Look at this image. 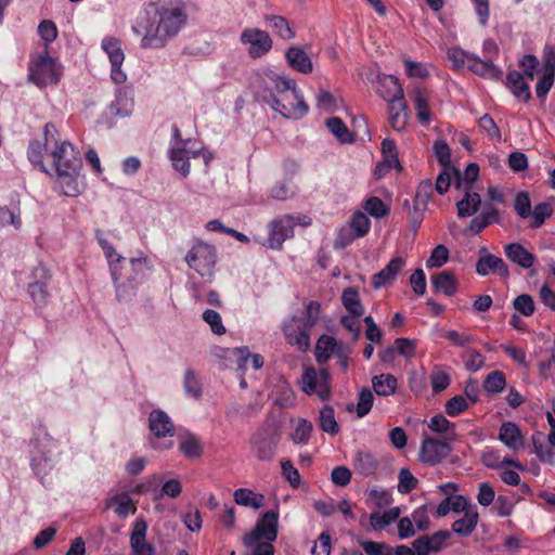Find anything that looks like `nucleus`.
Instances as JSON below:
<instances>
[{
    "label": "nucleus",
    "instance_id": "1",
    "mask_svg": "<svg viewBox=\"0 0 555 555\" xmlns=\"http://www.w3.org/2000/svg\"><path fill=\"white\" fill-rule=\"evenodd\" d=\"M188 18L183 0H149L140 10L132 31L142 36V49H163L186 26Z\"/></svg>",
    "mask_w": 555,
    "mask_h": 555
},
{
    "label": "nucleus",
    "instance_id": "2",
    "mask_svg": "<svg viewBox=\"0 0 555 555\" xmlns=\"http://www.w3.org/2000/svg\"><path fill=\"white\" fill-rule=\"evenodd\" d=\"M44 147L50 153L57 177L65 183L66 196L79 193L77 176L82 167L80 153L68 141H60L56 127L52 122L44 126Z\"/></svg>",
    "mask_w": 555,
    "mask_h": 555
},
{
    "label": "nucleus",
    "instance_id": "3",
    "mask_svg": "<svg viewBox=\"0 0 555 555\" xmlns=\"http://www.w3.org/2000/svg\"><path fill=\"white\" fill-rule=\"evenodd\" d=\"M264 92V103L285 118L299 119L309 112V106L294 79L276 74L268 75Z\"/></svg>",
    "mask_w": 555,
    "mask_h": 555
},
{
    "label": "nucleus",
    "instance_id": "4",
    "mask_svg": "<svg viewBox=\"0 0 555 555\" xmlns=\"http://www.w3.org/2000/svg\"><path fill=\"white\" fill-rule=\"evenodd\" d=\"M116 297L119 301L130 299L139 285H141L151 270L146 257L127 259L122 256L117 257V262L109 267Z\"/></svg>",
    "mask_w": 555,
    "mask_h": 555
},
{
    "label": "nucleus",
    "instance_id": "5",
    "mask_svg": "<svg viewBox=\"0 0 555 555\" xmlns=\"http://www.w3.org/2000/svg\"><path fill=\"white\" fill-rule=\"evenodd\" d=\"M279 534V513L267 511L257 520L251 531L243 537V544L248 548L246 555H274L273 542Z\"/></svg>",
    "mask_w": 555,
    "mask_h": 555
},
{
    "label": "nucleus",
    "instance_id": "6",
    "mask_svg": "<svg viewBox=\"0 0 555 555\" xmlns=\"http://www.w3.org/2000/svg\"><path fill=\"white\" fill-rule=\"evenodd\" d=\"M57 441L48 433L47 428L40 426L30 440V467L41 481L51 473L61 455L57 450Z\"/></svg>",
    "mask_w": 555,
    "mask_h": 555
},
{
    "label": "nucleus",
    "instance_id": "7",
    "mask_svg": "<svg viewBox=\"0 0 555 555\" xmlns=\"http://www.w3.org/2000/svg\"><path fill=\"white\" fill-rule=\"evenodd\" d=\"M185 261L189 268L196 271L201 276L211 278L217 261L216 248L198 241L185 255Z\"/></svg>",
    "mask_w": 555,
    "mask_h": 555
},
{
    "label": "nucleus",
    "instance_id": "8",
    "mask_svg": "<svg viewBox=\"0 0 555 555\" xmlns=\"http://www.w3.org/2000/svg\"><path fill=\"white\" fill-rule=\"evenodd\" d=\"M281 436L276 427L264 425L250 437L254 455L260 461H272Z\"/></svg>",
    "mask_w": 555,
    "mask_h": 555
},
{
    "label": "nucleus",
    "instance_id": "9",
    "mask_svg": "<svg viewBox=\"0 0 555 555\" xmlns=\"http://www.w3.org/2000/svg\"><path fill=\"white\" fill-rule=\"evenodd\" d=\"M301 389L307 395H317L327 401L331 397V375L326 369L319 372L313 366H307L301 375Z\"/></svg>",
    "mask_w": 555,
    "mask_h": 555
},
{
    "label": "nucleus",
    "instance_id": "10",
    "mask_svg": "<svg viewBox=\"0 0 555 555\" xmlns=\"http://www.w3.org/2000/svg\"><path fill=\"white\" fill-rule=\"evenodd\" d=\"M28 78L38 87L42 88L48 85H55L61 77V70L48 52L40 55L34 63L29 65Z\"/></svg>",
    "mask_w": 555,
    "mask_h": 555
},
{
    "label": "nucleus",
    "instance_id": "11",
    "mask_svg": "<svg viewBox=\"0 0 555 555\" xmlns=\"http://www.w3.org/2000/svg\"><path fill=\"white\" fill-rule=\"evenodd\" d=\"M452 441L424 437L420 448V460L426 465H437L452 452Z\"/></svg>",
    "mask_w": 555,
    "mask_h": 555
},
{
    "label": "nucleus",
    "instance_id": "12",
    "mask_svg": "<svg viewBox=\"0 0 555 555\" xmlns=\"http://www.w3.org/2000/svg\"><path fill=\"white\" fill-rule=\"evenodd\" d=\"M103 51L107 54L111 62V78L117 83H124L127 80L126 73L121 69L125 61V53L121 42L115 37H104L101 43Z\"/></svg>",
    "mask_w": 555,
    "mask_h": 555
},
{
    "label": "nucleus",
    "instance_id": "13",
    "mask_svg": "<svg viewBox=\"0 0 555 555\" xmlns=\"http://www.w3.org/2000/svg\"><path fill=\"white\" fill-rule=\"evenodd\" d=\"M243 44H248V55L251 59H260L268 54L273 46L270 35L259 28H246L240 36Z\"/></svg>",
    "mask_w": 555,
    "mask_h": 555
},
{
    "label": "nucleus",
    "instance_id": "14",
    "mask_svg": "<svg viewBox=\"0 0 555 555\" xmlns=\"http://www.w3.org/2000/svg\"><path fill=\"white\" fill-rule=\"evenodd\" d=\"M478 260L476 263V273L480 276L496 274L502 278L509 275V270L504 260L491 254L487 246H481L478 251Z\"/></svg>",
    "mask_w": 555,
    "mask_h": 555
},
{
    "label": "nucleus",
    "instance_id": "15",
    "mask_svg": "<svg viewBox=\"0 0 555 555\" xmlns=\"http://www.w3.org/2000/svg\"><path fill=\"white\" fill-rule=\"evenodd\" d=\"M555 81V48L546 46L543 50V72L535 86V94L544 99Z\"/></svg>",
    "mask_w": 555,
    "mask_h": 555
},
{
    "label": "nucleus",
    "instance_id": "16",
    "mask_svg": "<svg viewBox=\"0 0 555 555\" xmlns=\"http://www.w3.org/2000/svg\"><path fill=\"white\" fill-rule=\"evenodd\" d=\"M33 276L35 281L29 283L27 292L36 306L43 307L49 300L48 283L51 275L46 267L39 264L34 269Z\"/></svg>",
    "mask_w": 555,
    "mask_h": 555
},
{
    "label": "nucleus",
    "instance_id": "17",
    "mask_svg": "<svg viewBox=\"0 0 555 555\" xmlns=\"http://www.w3.org/2000/svg\"><path fill=\"white\" fill-rule=\"evenodd\" d=\"M294 220L291 216L273 220L269 223L267 246L271 249H281L283 243L294 235Z\"/></svg>",
    "mask_w": 555,
    "mask_h": 555
},
{
    "label": "nucleus",
    "instance_id": "18",
    "mask_svg": "<svg viewBox=\"0 0 555 555\" xmlns=\"http://www.w3.org/2000/svg\"><path fill=\"white\" fill-rule=\"evenodd\" d=\"M375 91L388 103L403 100L404 98L403 89L399 79L392 75L377 73Z\"/></svg>",
    "mask_w": 555,
    "mask_h": 555
},
{
    "label": "nucleus",
    "instance_id": "19",
    "mask_svg": "<svg viewBox=\"0 0 555 555\" xmlns=\"http://www.w3.org/2000/svg\"><path fill=\"white\" fill-rule=\"evenodd\" d=\"M147 522L138 518L130 532V546L132 555H155L153 544L146 542Z\"/></svg>",
    "mask_w": 555,
    "mask_h": 555
},
{
    "label": "nucleus",
    "instance_id": "20",
    "mask_svg": "<svg viewBox=\"0 0 555 555\" xmlns=\"http://www.w3.org/2000/svg\"><path fill=\"white\" fill-rule=\"evenodd\" d=\"M149 428L151 434L157 438L173 437L175 425L170 416L162 409H154L149 415Z\"/></svg>",
    "mask_w": 555,
    "mask_h": 555
},
{
    "label": "nucleus",
    "instance_id": "21",
    "mask_svg": "<svg viewBox=\"0 0 555 555\" xmlns=\"http://www.w3.org/2000/svg\"><path fill=\"white\" fill-rule=\"evenodd\" d=\"M499 440L508 449L518 451L524 448V436L519 426L513 422H504L499 429Z\"/></svg>",
    "mask_w": 555,
    "mask_h": 555
},
{
    "label": "nucleus",
    "instance_id": "22",
    "mask_svg": "<svg viewBox=\"0 0 555 555\" xmlns=\"http://www.w3.org/2000/svg\"><path fill=\"white\" fill-rule=\"evenodd\" d=\"M379 467V461L376 455L369 450H359L353 457L354 472L362 477L375 475Z\"/></svg>",
    "mask_w": 555,
    "mask_h": 555
},
{
    "label": "nucleus",
    "instance_id": "23",
    "mask_svg": "<svg viewBox=\"0 0 555 555\" xmlns=\"http://www.w3.org/2000/svg\"><path fill=\"white\" fill-rule=\"evenodd\" d=\"M404 260L401 257L392 258L384 269L372 276V286L375 289L384 287L386 284L396 280L398 273L402 270Z\"/></svg>",
    "mask_w": 555,
    "mask_h": 555
},
{
    "label": "nucleus",
    "instance_id": "24",
    "mask_svg": "<svg viewBox=\"0 0 555 555\" xmlns=\"http://www.w3.org/2000/svg\"><path fill=\"white\" fill-rule=\"evenodd\" d=\"M505 256L524 269L533 267L535 256L519 243H509L504 246Z\"/></svg>",
    "mask_w": 555,
    "mask_h": 555
},
{
    "label": "nucleus",
    "instance_id": "25",
    "mask_svg": "<svg viewBox=\"0 0 555 555\" xmlns=\"http://www.w3.org/2000/svg\"><path fill=\"white\" fill-rule=\"evenodd\" d=\"M467 68L485 78L499 79L502 75V70L493 64L491 59L481 60L476 54L469 56Z\"/></svg>",
    "mask_w": 555,
    "mask_h": 555
},
{
    "label": "nucleus",
    "instance_id": "26",
    "mask_svg": "<svg viewBox=\"0 0 555 555\" xmlns=\"http://www.w3.org/2000/svg\"><path fill=\"white\" fill-rule=\"evenodd\" d=\"M310 330L309 327H295L293 324H285L283 332L287 343L296 346L299 350L306 351L310 346Z\"/></svg>",
    "mask_w": 555,
    "mask_h": 555
},
{
    "label": "nucleus",
    "instance_id": "27",
    "mask_svg": "<svg viewBox=\"0 0 555 555\" xmlns=\"http://www.w3.org/2000/svg\"><path fill=\"white\" fill-rule=\"evenodd\" d=\"M285 57L289 66L301 74H309L313 69L311 59L301 48H288Z\"/></svg>",
    "mask_w": 555,
    "mask_h": 555
},
{
    "label": "nucleus",
    "instance_id": "28",
    "mask_svg": "<svg viewBox=\"0 0 555 555\" xmlns=\"http://www.w3.org/2000/svg\"><path fill=\"white\" fill-rule=\"evenodd\" d=\"M179 438V450L186 459L196 460L203 455V444L195 434L186 431Z\"/></svg>",
    "mask_w": 555,
    "mask_h": 555
},
{
    "label": "nucleus",
    "instance_id": "29",
    "mask_svg": "<svg viewBox=\"0 0 555 555\" xmlns=\"http://www.w3.org/2000/svg\"><path fill=\"white\" fill-rule=\"evenodd\" d=\"M431 284L436 293H442L449 297L457 293V281L450 271H441L431 276Z\"/></svg>",
    "mask_w": 555,
    "mask_h": 555
},
{
    "label": "nucleus",
    "instance_id": "30",
    "mask_svg": "<svg viewBox=\"0 0 555 555\" xmlns=\"http://www.w3.org/2000/svg\"><path fill=\"white\" fill-rule=\"evenodd\" d=\"M506 83L512 93L517 99L522 100L525 103L531 100V92L529 85L525 81L524 76L518 70H509L506 77Z\"/></svg>",
    "mask_w": 555,
    "mask_h": 555
},
{
    "label": "nucleus",
    "instance_id": "31",
    "mask_svg": "<svg viewBox=\"0 0 555 555\" xmlns=\"http://www.w3.org/2000/svg\"><path fill=\"white\" fill-rule=\"evenodd\" d=\"M388 112L391 128L396 131L404 130L408 122V105L404 99L390 102Z\"/></svg>",
    "mask_w": 555,
    "mask_h": 555
},
{
    "label": "nucleus",
    "instance_id": "32",
    "mask_svg": "<svg viewBox=\"0 0 555 555\" xmlns=\"http://www.w3.org/2000/svg\"><path fill=\"white\" fill-rule=\"evenodd\" d=\"M428 428L442 436V439L454 442L457 435L455 431V424L450 422L444 415H434L429 423Z\"/></svg>",
    "mask_w": 555,
    "mask_h": 555
},
{
    "label": "nucleus",
    "instance_id": "33",
    "mask_svg": "<svg viewBox=\"0 0 555 555\" xmlns=\"http://www.w3.org/2000/svg\"><path fill=\"white\" fill-rule=\"evenodd\" d=\"M341 343H338L333 336L322 335L315 345V360L319 364L326 363Z\"/></svg>",
    "mask_w": 555,
    "mask_h": 555
},
{
    "label": "nucleus",
    "instance_id": "34",
    "mask_svg": "<svg viewBox=\"0 0 555 555\" xmlns=\"http://www.w3.org/2000/svg\"><path fill=\"white\" fill-rule=\"evenodd\" d=\"M500 222V215L499 210L493 206H488L486 209L478 216L474 217L469 222V230L478 234L483 229H486L488 225L492 223H499Z\"/></svg>",
    "mask_w": 555,
    "mask_h": 555
},
{
    "label": "nucleus",
    "instance_id": "35",
    "mask_svg": "<svg viewBox=\"0 0 555 555\" xmlns=\"http://www.w3.org/2000/svg\"><path fill=\"white\" fill-rule=\"evenodd\" d=\"M341 304L348 313L352 315H363L364 307L361 302L357 287L350 286L344 289L341 294Z\"/></svg>",
    "mask_w": 555,
    "mask_h": 555
},
{
    "label": "nucleus",
    "instance_id": "36",
    "mask_svg": "<svg viewBox=\"0 0 555 555\" xmlns=\"http://www.w3.org/2000/svg\"><path fill=\"white\" fill-rule=\"evenodd\" d=\"M234 502L238 505L259 509L263 506L264 496L247 488H238L233 493Z\"/></svg>",
    "mask_w": 555,
    "mask_h": 555
},
{
    "label": "nucleus",
    "instance_id": "37",
    "mask_svg": "<svg viewBox=\"0 0 555 555\" xmlns=\"http://www.w3.org/2000/svg\"><path fill=\"white\" fill-rule=\"evenodd\" d=\"M480 205V195L476 192H470V190H466L465 196L456 204L457 216L460 218L470 217L478 211Z\"/></svg>",
    "mask_w": 555,
    "mask_h": 555
},
{
    "label": "nucleus",
    "instance_id": "38",
    "mask_svg": "<svg viewBox=\"0 0 555 555\" xmlns=\"http://www.w3.org/2000/svg\"><path fill=\"white\" fill-rule=\"evenodd\" d=\"M478 512L466 511L464 516L452 524V531L461 537H468L476 528L478 522Z\"/></svg>",
    "mask_w": 555,
    "mask_h": 555
},
{
    "label": "nucleus",
    "instance_id": "39",
    "mask_svg": "<svg viewBox=\"0 0 555 555\" xmlns=\"http://www.w3.org/2000/svg\"><path fill=\"white\" fill-rule=\"evenodd\" d=\"M413 102L418 121L422 125H428L431 120V112L428 104V96L424 90L417 88L414 91Z\"/></svg>",
    "mask_w": 555,
    "mask_h": 555
},
{
    "label": "nucleus",
    "instance_id": "40",
    "mask_svg": "<svg viewBox=\"0 0 555 555\" xmlns=\"http://www.w3.org/2000/svg\"><path fill=\"white\" fill-rule=\"evenodd\" d=\"M372 386L376 395L388 397L395 393L398 380L391 374H380L372 378Z\"/></svg>",
    "mask_w": 555,
    "mask_h": 555
},
{
    "label": "nucleus",
    "instance_id": "41",
    "mask_svg": "<svg viewBox=\"0 0 555 555\" xmlns=\"http://www.w3.org/2000/svg\"><path fill=\"white\" fill-rule=\"evenodd\" d=\"M169 158L177 171H179L184 178L189 176L191 165L186 149L181 146L170 147Z\"/></svg>",
    "mask_w": 555,
    "mask_h": 555
},
{
    "label": "nucleus",
    "instance_id": "42",
    "mask_svg": "<svg viewBox=\"0 0 555 555\" xmlns=\"http://www.w3.org/2000/svg\"><path fill=\"white\" fill-rule=\"evenodd\" d=\"M266 23L282 39L291 40L295 37L288 21L281 15H267Z\"/></svg>",
    "mask_w": 555,
    "mask_h": 555
},
{
    "label": "nucleus",
    "instance_id": "43",
    "mask_svg": "<svg viewBox=\"0 0 555 555\" xmlns=\"http://www.w3.org/2000/svg\"><path fill=\"white\" fill-rule=\"evenodd\" d=\"M326 127L328 130L336 137V139L343 143H352L354 141V137L352 132L348 129L346 124L339 117H331L326 120Z\"/></svg>",
    "mask_w": 555,
    "mask_h": 555
},
{
    "label": "nucleus",
    "instance_id": "44",
    "mask_svg": "<svg viewBox=\"0 0 555 555\" xmlns=\"http://www.w3.org/2000/svg\"><path fill=\"white\" fill-rule=\"evenodd\" d=\"M319 426L323 431L330 434L331 436H336L339 433L340 428L336 422L335 411L332 405H324L320 410Z\"/></svg>",
    "mask_w": 555,
    "mask_h": 555
},
{
    "label": "nucleus",
    "instance_id": "45",
    "mask_svg": "<svg viewBox=\"0 0 555 555\" xmlns=\"http://www.w3.org/2000/svg\"><path fill=\"white\" fill-rule=\"evenodd\" d=\"M400 516L399 507H391L385 511L383 514L373 512L370 515V522L374 530H383L386 526L396 521Z\"/></svg>",
    "mask_w": 555,
    "mask_h": 555
},
{
    "label": "nucleus",
    "instance_id": "46",
    "mask_svg": "<svg viewBox=\"0 0 555 555\" xmlns=\"http://www.w3.org/2000/svg\"><path fill=\"white\" fill-rule=\"evenodd\" d=\"M313 431V425L310 421L299 417L296 421V426L291 434V439L294 444H307Z\"/></svg>",
    "mask_w": 555,
    "mask_h": 555
},
{
    "label": "nucleus",
    "instance_id": "47",
    "mask_svg": "<svg viewBox=\"0 0 555 555\" xmlns=\"http://www.w3.org/2000/svg\"><path fill=\"white\" fill-rule=\"evenodd\" d=\"M554 210L550 203L542 202L537 204L532 211H531V221L529 223V227L531 229H539L541 228L545 220L548 219L553 215Z\"/></svg>",
    "mask_w": 555,
    "mask_h": 555
},
{
    "label": "nucleus",
    "instance_id": "48",
    "mask_svg": "<svg viewBox=\"0 0 555 555\" xmlns=\"http://www.w3.org/2000/svg\"><path fill=\"white\" fill-rule=\"evenodd\" d=\"M483 389L486 392L494 395L500 393L506 386V378L503 372L493 371L489 373L483 380Z\"/></svg>",
    "mask_w": 555,
    "mask_h": 555
},
{
    "label": "nucleus",
    "instance_id": "49",
    "mask_svg": "<svg viewBox=\"0 0 555 555\" xmlns=\"http://www.w3.org/2000/svg\"><path fill=\"white\" fill-rule=\"evenodd\" d=\"M441 336L449 340L453 346L466 348L468 345L477 340L476 336L466 332H457L455 330L443 331Z\"/></svg>",
    "mask_w": 555,
    "mask_h": 555
},
{
    "label": "nucleus",
    "instance_id": "50",
    "mask_svg": "<svg viewBox=\"0 0 555 555\" xmlns=\"http://www.w3.org/2000/svg\"><path fill=\"white\" fill-rule=\"evenodd\" d=\"M430 383L434 393H439L446 390L450 383V374L440 366H435L430 374Z\"/></svg>",
    "mask_w": 555,
    "mask_h": 555
},
{
    "label": "nucleus",
    "instance_id": "51",
    "mask_svg": "<svg viewBox=\"0 0 555 555\" xmlns=\"http://www.w3.org/2000/svg\"><path fill=\"white\" fill-rule=\"evenodd\" d=\"M433 151L438 164L448 169L451 165V149L444 140H437L433 144Z\"/></svg>",
    "mask_w": 555,
    "mask_h": 555
},
{
    "label": "nucleus",
    "instance_id": "52",
    "mask_svg": "<svg viewBox=\"0 0 555 555\" xmlns=\"http://www.w3.org/2000/svg\"><path fill=\"white\" fill-rule=\"evenodd\" d=\"M462 359L466 370L470 372L479 371L485 364V357L479 351L472 348H467L463 352Z\"/></svg>",
    "mask_w": 555,
    "mask_h": 555
},
{
    "label": "nucleus",
    "instance_id": "53",
    "mask_svg": "<svg viewBox=\"0 0 555 555\" xmlns=\"http://www.w3.org/2000/svg\"><path fill=\"white\" fill-rule=\"evenodd\" d=\"M514 209L521 219H527L531 216L532 207L528 192L521 191L516 194Z\"/></svg>",
    "mask_w": 555,
    "mask_h": 555
},
{
    "label": "nucleus",
    "instance_id": "54",
    "mask_svg": "<svg viewBox=\"0 0 555 555\" xmlns=\"http://www.w3.org/2000/svg\"><path fill=\"white\" fill-rule=\"evenodd\" d=\"M512 306L519 314L524 317H531L535 310L533 298L528 294L518 295L513 300Z\"/></svg>",
    "mask_w": 555,
    "mask_h": 555
},
{
    "label": "nucleus",
    "instance_id": "55",
    "mask_svg": "<svg viewBox=\"0 0 555 555\" xmlns=\"http://www.w3.org/2000/svg\"><path fill=\"white\" fill-rule=\"evenodd\" d=\"M398 491L408 494L418 486V480L412 475L409 468H401L398 475Z\"/></svg>",
    "mask_w": 555,
    "mask_h": 555
},
{
    "label": "nucleus",
    "instance_id": "56",
    "mask_svg": "<svg viewBox=\"0 0 555 555\" xmlns=\"http://www.w3.org/2000/svg\"><path fill=\"white\" fill-rule=\"evenodd\" d=\"M350 228L354 231L357 237H363L370 231L371 221L365 214L357 211L351 218Z\"/></svg>",
    "mask_w": 555,
    "mask_h": 555
},
{
    "label": "nucleus",
    "instance_id": "57",
    "mask_svg": "<svg viewBox=\"0 0 555 555\" xmlns=\"http://www.w3.org/2000/svg\"><path fill=\"white\" fill-rule=\"evenodd\" d=\"M183 388L189 396L199 398L202 384L193 370H186L183 377Z\"/></svg>",
    "mask_w": 555,
    "mask_h": 555
},
{
    "label": "nucleus",
    "instance_id": "58",
    "mask_svg": "<svg viewBox=\"0 0 555 555\" xmlns=\"http://www.w3.org/2000/svg\"><path fill=\"white\" fill-rule=\"evenodd\" d=\"M365 211L374 218H383L388 215L389 209L377 196H371L365 201Z\"/></svg>",
    "mask_w": 555,
    "mask_h": 555
},
{
    "label": "nucleus",
    "instance_id": "59",
    "mask_svg": "<svg viewBox=\"0 0 555 555\" xmlns=\"http://www.w3.org/2000/svg\"><path fill=\"white\" fill-rule=\"evenodd\" d=\"M281 474L294 489L300 486V474L289 460L281 461Z\"/></svg>",
    "mask_w": 555,
    "mask_h": 555
},
{
    "label": "nucleus",
    "instance_id": "60",
    "mask_svg": "<svg viewBox=\"0 0 555 555\" xmlns=\"http://www.w3.org/2000/svg\"><path fill=\"white\" fill-rule=\"evenodd\" d=\"M43 151H46L44 143L41 144L38 141L30 142L27 150V157L33 165L38 166L41 171L47 172L43 165Z\"/></svg>",
    "mask_w": 555,
    "mask_h": 555
},
{
    "label": "nucleus",
    "instance_id": "61",
    "mask_svg": "<svg viewBox=\"0 0 555 555\" xmlns=\"http://www.w3.org/2000/svg\"><path fill=\"white\" fill-rule=\"evenodd\" d=\"M374 403V396L369 388H363L359 392L357 415L358 417H364L370 413Z\"/></svg>",
    "mask_w": 555,
    "mask_h": 555
},
{
    "label": "nucleus",
    "instance_id": "62",
    "mask_svg": "<svg viewBox=\"0 0 555 555\" xmlns=\"http://www.w3.org/2000/svg\"><path fill=\"white\" fill-rule=\"evenodd\" d=\"M433 196V183L430 180H423L416 189L414 197L415 208L418 206L425 207Z\"/></svg>",
    "mask_w": 555,
    "mask_h": 555
},
{
    "label": "nucleus",
    "instance_id": "63",
    "mask_svg": "<svg viewBox=\"0 0 555 555\" xmlns=\"http://www.w3.org/2000/svg\"><path fill=\"white\" fill-rule=\"evenodd\" d=\"M449 260V249L444 245H437L426 260L427 268H439Z\"/></svg>",
    "mask_w": 555,
    "mask_h": 555
},
{
    "label": "nucleus",
    "instance_id": "64",
    "mask_svg": "<svg viewBox=\"0 0 555 555\" xmlns=\"http://www.w3.org/2000/svg\"><path fill=\"white\" fill-rule=\"evenodd\" d=\"M367 555H390L391 546L385 542L358 541Z\"/></svg>",
    "mask_w": 555,
    "mask_h": 555
}]
</instances>
